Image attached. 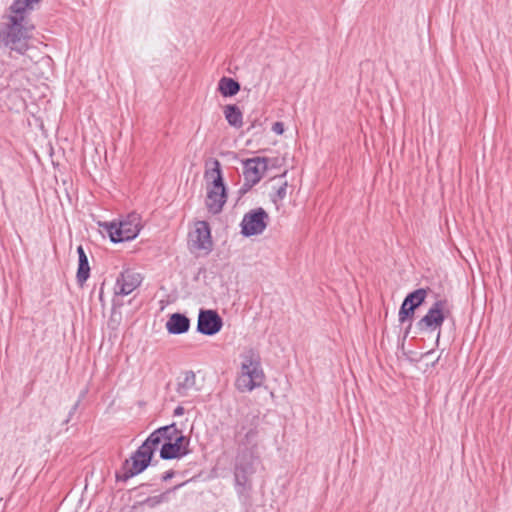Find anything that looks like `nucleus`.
Returning <instances> with one entry per match:
<instances>
[{
	"label": "nucleus",
	"instance_id": "nucleus-22",
	"mask_svg": "<svg viewBox=\"0 0 512 512\" xmlns=\"http://www.w3.org/2000/svg\"><path fill=\"white\" fill-rule=\"evenodd\" d=\"M182 485L183 484L176 485L171 489V491L180 488ZM169 492L170 490L156 496L147 497L141 504L149 508H155L156 506L168 501Z\"/></svg>",
	"mask_w": 512,
	"mask_h": 512
},
{
	"label": "nucleus",
	"instance_id": "nucleus-32",
	"mask_svg": "<svg viewBox=\"0 0 512 512\" xmlns=\"http://www.w3.org/2000/svg\"><path fill=\"white\" fill-rule=\"evenodd\" d=\"M287 174V171L283 172V174L281 175V177H285Z\"/></svg>",
	"mask_w": 512,
	"mask_h": 512
},
{
	"label": "nucleus",
	"instance_id": "nucleus-25",
	"mask_svg": "<svg viewBox=\"0 0 512 512\" xmlns=\"http://www.w3.org/2000/svg\"><path fill=\"white\" fill-rule=\"evenodd\" d=\"M287 182H284L277 190H276V196L279 200H283L286 197L287 194Z\"/></svg>",
	"mask_w": 512,
	"mask_h": 512
},
{
	"label": "nucleus",
	"instance_id": "nucleus-21",
	"mask_svg": "<svg viewBox=\"0 0 512 512\" xmlns=\"http://www.w3.org/2000/svg\"><path fill=\"white\" fill-rule=\"evenodd\" d=\"M426 297L427 290L424 288H419L407 294L402 303L415 311L425 302Z\"/></svg>",
	"mask_w": 512,
	"mask_h": 512
},
{
	"label": "nucleus",
	"instance_id": "nucleus-2",
	"mask_svg": "<svg viewBox=\"0 0 512 512\" xmlns=\"http://www.w3.org/2000/svg\"><path fill=\"white\" fill-rule=\"evenodd\" d=\"M241 363L235 379V388L240 393L251 392L263 385L265 373L257 351L248 349L240 355Z\"/></svg>",
	"mask_w": 512,
	"mask_h": 512
},
{
	"label": "nucleus",
	"instance_id": "nucleus-10",
	"mask_svg": "<svg viewBox=\"0 0 512 512\" xmlns=\"http://www.w3.org/2000/svg\"><path fill=\"white\" fill-rule=\"evenodd\" d=\"M258 433L256 425L250 424L246 426L242 424L235 432L237 453L247 452L248 454L257 455Z\"/></svg>",
	"mask_w": 512,
	"mask_h": 512
},
{
	"label": "nucleus",
	"instance_id": "nucleus-1",
	"mask_svg": "<svg viewBox=\"0 0 512 512\" xmlns=\"http://www.w3.org/2000/svg\"><path fill=\"white\" fill-rule=\"evenodd\" d=\"M43 0H13L2 15L0 47L9 50V56H23L28 51L35 25L30 18Z\"/></svg>",
	"mask_w": 512,
	"mask_h": 512
},
{
	"label": "nucleus",
	"instance_id": "nucleus-14",
	"mask_svg": "<svg viewBox=\"0 0 512 512\" xmlns=\"http://www.w3.org/2000/svg\"><path fill=\"white\" fill-rule=\"evenodd\" d=\"M142 282V277L139 273L131 269H125L120 273L116 279L115 293L117 295H129L132 293Z\"/></svg>",
	"mask_w": 512,
	"mask_h": 512
},
{
	"label": "nucleus",
	"instance_id": "nucleus-7",
	"mask_svg": "<svg viewBox=\"0 0 512 512\" xmlns=\"http://www.w3.org/2000/svg\"><path fill=\"white\" fill-rule=\"evenodd\" d=\"M152 457V451L147 450L146 446L140 445L130 459L124 461L121 471L116 472V480L126 482L133 476L142 473L150 465Z\"/></svg>",
	"mask_w": 512,
	"mask_h": 512
},
{
	"label": "nucleus",
	"instance_id": "nucleus-6",
	"mask_svg": "<svg viewBox=\"0 0 512 512\" xmlns=\"http://www.w3.org/2000/svg\"><path fill=\"white\" fill-rule=\"evenodd\" d=\"M450 314L449 303L446 299H439L433 303L427 313L417 322L416 326L421 332H437V342L441 335V327Z\"/></svg>",
	"mask_w": 512,
	"mask_h": 512
},
{
	"label": "nucleus",
	"instance_id": "nucleus-29",
	"mask_svg": "<svg viewBox=\"0 0 512 512\" xmlns=\"http://www.w3.org/2000/svg\"><path fill=\"white\" fill-rule=\"evenodd\" d=\"M7 73V66L2 59H0V78L4 77Z\"/></svg>",
	"mask_w": 512,
	"mask_h": 512
},
{
	"label": "nucleus",
	"instance_id": "nucleus-16",
	"mask_svg": "<svg viewBox=\"0 0 512 512\" xmlns=\"http://www.w3.org/2000/svg\"><path fill=\"white\" fill-rule=\"evenodd\" d=\"M165 326L169 334H184L190 329V319L185 314L173 313L169 316Z\"/></svg>",
	"mask_w": 512,
	"mask_h": 512
},
{
	"label": "nucleus",
	"instance_id": "nucleus-3",
	"mask_svg": "<svg viewBox=\"0 0 512 512\" xmlns=\"http://www.w3.org/2000/svg\"><path fill=\"white\" fill-rule=\"evenodd\" d=\"M257 455L244 453H237L234 465V482L235 491L238 498L243 502H248L251 499L252 480L251 476L255 473V461Z\"/></svg>",
	"mask_w": 512,
	"mask_h": 512
},
{
	"label": "nucleus",
	"instance_id": "nucleus-20",
	"mask_svg": "<svg viewBox=\"0 0 512 512\" xmlns=\"http://www.w3.org/2000/svg\"><path fill=\"white\" fill-rule=\"evenodd\" d=\"M224 116L228 124L235 128H240L243 124V114L240 108L235 104L226 105Z\"/></svg>",
	"mask_w": 512,
	"mask_h": 512
},
{
	"label": "nucleus",
	"instance_id": "nucleus-26",
	"mask_svg": "<svg viewBox=\"0 0 512 512\" xmlns=\"http://www.w3.org/2000/svg\"><path fill=\"white\" fill-rule=\"evenodd\" d=\"M255 184H252L249 180H244V183L239 188V194L242 196L246 194Z\"/></svg>",
	"mask_w": 512,
	"mask_h": 512
},
{
	"label": "nucleus",
	"instance_id": "nucleus-27",
	"mask_svg": "<svg viewBox=\"0 0 512 512\" xmlns=\"http://www.w3.org/2000/svg\"><path fill=\"white\" fill-rule=\"evenodd\" d=\"M272 131L278 135L283 134L284 132V124L283 122L277 121L272 125Z\"/></svg>",
	"mask_w": 512,
	"mask_h": 512
},
{
	"label": "nucleus",
	"instance_id": "nucleus-19",
	"mask_svg": "<svg viewBox=\"0 0 512 512\" xmlns=\"http://www.w3.org/2000/svg\"><path fill=\"white\" fill-rule=\"evenodd\" d=\"M241 89L238 81L233 78L223 76L218 82V91L224 97H232Z\"/></svg>",
	"mask_w": 512,
	"mask_h": 512
},
{
	"label": "nucleus",
	"instance_id": "nucleus-28",
	"mask_svg": "<svg viewBox=\"0 0 512 512\" xmlns=\"http://www.w3.org/2000/svg\"><path fill=\"white\" fill-rule=\"evenodd\" d=\"M174 474H175V473H174V471H173V470H168V471H166V472L162 475L161 479H162V481H168V480H170L171 478H173V477H174Z\"/></svg>",
	"mask_w": 512,
	"mask_h": 512
},
{
	"label": "nucleus",
	"instance_id": "nucleus-18",
	"mask_svg": "<svg viewBox=\"0 0 512 512\" xmlns=\"http://www.w3.org/2000/svg\"><path fill=\"white\" fill-rule=\"evenodd\" d=\"M196 386V375L192 370H188L182 373L178 379L176 392L181 397H186L190 390Z\"/></svg>",
	"mask_w": 512,
	"mask_h": 512
},
{
	"label": "nucleus",
	"instance_id": "nucleus-5",
	"mask_svg": "<svg viewBox=\"0 0 512 512\" xmlns=\"http://www.w3.org/2000/svg\"><path fill=\"white\" fill-rule=\"evenodd\" d=\"M140 215L137 213L129 214L119 223H105L104 227L113 243L130 241L137 237L141 230Z\"/></svg>",
	"mask_w": 512,
	"mask_h": 512
},
{
	"label": "nucleus",
	"instance_id": "nucleus-8",
	"mask_svg": "<svg viewBox=\"0 0 512 512\" xmlns=\"http://www.w3.org/2000/svg\"><path fill=\"white\" fill-rule=\"evenodd\" d=\"M190 438L184 436L180 430L169 433L160 449V458L163 460L180 459L190 453Z\"/></svg>",
	"mask_w": 512,
	"mask_h": 512
},
{
	"label": "nucleus",
	"instance_id": "nucleus-17",
	"mask_svg": "<svg viewBox=\"0 0 512 512\" xmlns=\"http://www.w3.org/2000/svg\"><path fill=\"white\" fill-rule=\"evenodd\" d=\"M77 254H78V269H77V273H76V280L80 286H83L84 283L87 281V279L90 276V266H89V261H88L87 255L85 253V250L81 245H79L77 247Z\"/></svg>",
	"mask_w": 512,
	"mask_h": 512
},
{
	"label": "nucleus",
	"instance_id": "nucleus-30",
	"mask_svg": "<svg viewBox=\"0 0 512 512\" xmlns=\"http://www.w3.org/2000/svg\"><path fill=\"white\" fill-rule=\"evenodd\" d=\"M184 414V408L182 406H177L174 409V416H181Z\"/></svg>",
	"mask_w": 512,
	"mask_h": 512
},
{
	"label": "nucleus",
	"instance_id": "nucleus-4",
	"mask_svg": "<svg viewBox=\"0 0 512 512\" xmlns=\"http://www.w3.org/2000/svg\"><path fill=\"white\" fill-rule=\"evenodd\" d=\"M205 178L211 181L208 187L206 206L212 214H218L222 211L227 200L226 187L223 181L221 164L217 159L213 160V168L206 170Z\"/></svg>",
	"mask_w": 512,
	"mask_h": 512
},
{
	"label": "nucleus",
	"instance_id": "nucleus-24",
	"mask_svg": "<svg viewBox=\"0 0 512 512\" xmlns=\"http://www.w3.org/2000/svg\"><path fill=\"white\" fill-rule=\"evenodd\" d=\"M80 402H81V398L78 399L76 401V403L71 407V409H70V411L68 413L67 418L63 421V424H68L71 421L73 415L76 413V411H77V409H78V407L80 405Z\"/></svg>",
	"mask_w": 512,
	"mask_h": 512
},
{
	"label": "nucleus",
	"instance_id": "nucleus-31",
	"mask_svg": "<svg viewBox=\"0 0 512 512\" xmlns=\"http://www.w3.org/2000/svg\"><path fill=\"white\" fill-rule=\"evenodd\" d=\"M408 322H409V324H408V326H407V328L405 330V336H407L409 334V331H410L411 326H412V321H408Z\"/></svg>",
	"mask_w": 512,
	"mask_h": 512
},
{
	"label": "nucleus",
	"instance_id": "nucleus-15",
	"mask_svg": "<svg viewBox=\"0 0 512 512\" xmlns=\"http://www.w3.org/2000/svg\"><path fill=\"white\" fill-rule=\"evenodd\" d=\"M175 432H178V428L174 423L160 427L153 431L141 445L144 447L146 446V449L151 450L152 455H154L155 451L158 449V446L162 442L166 441V437L169 435V433Z\"/></svg>",
	"mask_w": 512,
	"mask_h": 512
},
{
	"label": "nucleus",
	"instance_id": "nucleus-13",
	"mask_svg": "<svg viewBox=\"0 0 512 512\" xmlns=\"http://www.w3.org/2000/svg\"><path fill=\"white\" fill-rule=\"evenodd\" d=\"M242 164L244 180L257 184L268 169V158L257 156L243 160Z\"/></svg>",
	"mask_w": 512,
	"mask_h": 512
},
{
	"label": "nucleus",
	"instance_id": "nucleus-23",
	"mask_svg": "<svg viewBox=\"0 0 512 512\" xmlns=\"http://www.w3.org/2000/svg\"><path fill=\"white\" fill-rule=\"evenodd\" d=\"M414 314V310L402 303L398 312V320L401 324H404L407 321H412Z\"/></svg>",
	"mask_w": 512,
	"mask_h": 512
},
{
	"label": "nucleus",
	"instance_id": "nucleus-9",
	"mask_svg": "<svg viewBox=\"0 0 512 512\" xmlns=\"http://www.w3.org/2000/svg\"><path fill=\"white\" fill-rule=\"evenodd\" d=\"M269 222V215L262 207H258L245 213L240 223L241 234L245 237L260 235L264 232Z\"/></svg>",
	"mask_w": 512,
	"mask_h": 512
},
{
	"label": "nucleus",
	"instance_id": "nucleus-11",
	"mask_svg": "<svg viewBox=\"0 0 512 512\" xmlns=\"http://www.w3.org/2000/svg\"><path fill=\"white\" fill-rule=\"evenodd\" d=\"M223 326V320L215 310L201 309L198 314L197 332L213 336L217 334Z\"/></svg>",
	"mask_w": 512,
	"mask_h": 512
},
{
	"label": "nucleus",
	"instance_id": "nucleus-12",
	"mask_svg": "<svg viewBox=\"0 0 512 512\" xmlns=\"http://www.w3.org/2000/svg\"><path fill=\"white\" fill-rule=\"evenodd\" d=\"M189 242L196 250H205L206 252L212 250L213 242L208 222L198 221L195 224V229L189 233Z\"/></svg>",
	"mask_w": 512,
	"mask_h": 512
}]
</instances>
